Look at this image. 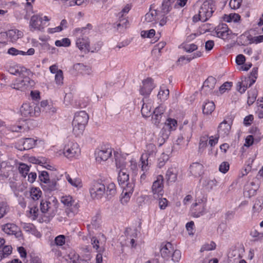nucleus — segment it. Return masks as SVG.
Here are the masks:
<instances>
[{
  "instance_id": "nucleus-1",
  "label": "nucleus",
  "mask_w": 263,
  "mask_h": 263,
  "mask_svg": "<svg viewBox=\"0 0 263 263\" xmlns=\"http://www.w3.org/2000/svg\"><path fill=\"white\" fill-rule=\"evenodd\" d=\"M214 4L213 0L205 1L201 6L198 14L193 17V21L197 22L201 21L206 22L210 18L214 12Z\"/></svg>"
},
{
  "instance_id": "nucleus-2",
  "label": "nucleus",
  "mask_w": 263,
  "mask_h": 263,
  "mask_svg": "<svg viewBox=\"0 0 263 263\" xmlns=\"http://www.w3.org/2000/svg\"><path fill=\"white\" fill-rule=\"evenodd\" d=\"M58 207L59 202L55 197L50 198L48 200H42L40 203L42 212L48 213L50 218H53L55 215Z\"/></svg>"
},
{
  "instance_id": "nucleus-3",
  "label": "nucleus",
  "mask_w": 263,
  "mask_h": 263,
  "mask_svg": "<svg viewBox=\"0 0 263 263\" xmlns=\"http://www.w3.org/2000/svg\"><path fill=\"white\" fill-rule=\"evenodd\" d=\"M40 112L41 108L34 103H23L20 109L21 116L25 118L38 116Z\"/></svg>"
},
{
  "instance_id": "nucleus-4",
  "label": "nucleus",
  "mask_w": 263,
  "mask_h": 263,
  "mask_svg": "<svg viewBox=\"0 0 263 263\" xmlns=\"http://www.w3.org/2000/svg\"><path fill=\"white\" fill-rule=\"evenodd\" d=\"M63 154L68 158H77L80 155L81 149L77 143L69 141L64 146Z\"/></svg>"
},
{
  "instance_id": "nucleus-5",
  "label": "nucleus",
  "mask_w": 263,
  "mask_h": 263,
  "mask_svg": "<svg viewBox=\"0 0 263 263\" xmlns=\"http://www.w3.org/2000/svg\"><path fill=\"white\" fill-rule=\"evenodd\" d=\"M106 187L104 184L100 182H94L90 189V194L91 198L94 199H101L105 192Z\"/></svg>"
},
{
  "instance_id": "nucleus-6",
  "label": "nucleus",
  "mask_w": 263,
  "mask_h": 263,
  "mask_svg": "<svg viewBox=\"0 0 263 263\" xmlns=\"http://www.w3.org/2000/svg\"><path fill=\"white\" fill-rule=\"evenodd\" d=\"M96 159L99 162L105 161L112 155V149L109 147H101L95 151Z\"/></svg>"
},
{
  "instance_id": "nucleus-7",
  "label": "nucleus",
  "mask_w": 263,
  "mask_h": 263,
  "mask_svg": "<svg viewBox=\"0 0 263 263\" xmlns=\"http://www.w3.org/2000/svg\"><path fill=\"white\" fill-rule=\"evenodd\" d=\"M258 188V183L255 182H247L244 186V196L248 198L254 196Z\"/></svg>"
},
{
  "instance_id": "nucleus-8",
  "label": "nucleus",
  "mask_w": 263,
  "mask_h": 263,
  "mask_svg": "<svg viewBox=\"0 0 263 263\" xmlns=\"http://www.w3.org/2000/svg\"><path fill=\"white\" fill-rule=\"evenodd\" d=\"M152 78H148L142 81L143 85L140 89V93L143 96H148L154 88Z\"/></svg>"
},
{
  "instance_id": "nucleus-9",
  "label": "nucleus",
  "mask_w": 263,
  "mask_h": 263,
  "mask_svg": "<svg viewBox=\"0 0 263 263\" xmlns=\"http://www.w3.org/2000/svg\"><path fill=\"white\" fill-rule=\"evenodd\" d=\"M50 178L51 181H76V179L73 180L70 177L69 174L65 172H59L57 170L50 172Z\"/></svg>"
},
{
  "instance_id": "nucleus-10",
  "label": "nucleus",
  "mask_w": 263,
  "mask_h": 263,
  "mask_svg": "<svg viewBox=\"0 0 263 263\" xmlns=\"http://www.w3.org/2000/svg\"><path fill=\"white\" fill-rule=\"evenodd\" d=\"M216 83V79L215 78L212 76L209 77L203 83L202 88V91L205 92L206 94L212 93Z\"/></svg>"
},
{
  "instance_id": "nucleus-11",
  "label": "nucleus",
  "mask_w": 263,
  "mask_h": 263,
  "mask_svg": "<svg viewBox=\"0 0 263 263\" xmlns=\"http://www.w3.org/2000/svg\"><path fill=\"white\" fill-rule=\"evenodd\" d=\"M89 117L85 111H80L76 113L72 124H80L85 126L88 122Z\"/></svg>"
},
{
  "instance_id": "nucleus-12",
  "label": "nucleus",
  "mask_w": 263,
  "mask_h": 263,
  "mask_svg": "<svg viewBox=\"0 0 263 263\" xmlns=\"http://www.w3.org/2000/svg\"><path fill=\"white\" fill-rule=\"evenodd\" d=\"M203 166L200 163L194 162L190 165V171L196 178L200 177L203 174Z\"/></svg>"
},
{
  "instance_id": "nucleus-13",
  "label": "nucleus",
  "mask_w": 263,
  "mask_h": 263,
  "mask_svg": "<svg viewBox=\"0 0 263 263\" xmlns=\"http://www.w3.org/2000/svg\"><path fill=\"white\" fill-rule=\"evenodd\" d=\"M216 33L218 37L222 39H227L231 31L226 24H219L216 29Z\"/></svg>"
},
{
  "instance_id": "nucleus-14",
  "label": "nucleus",
  "mask_w": 263,
  "mask_h": 263,
  "mask_svg": "<svg viewBox=\"0 0 263 263\" xmlns=\"http://www.w3.org/2000/svg\"><path fill=\"white\" fill-rule=\"evenodd\" d=\"M76 45L78 48L85 53L88 52L90 50L89 41L87 37H82L77 39Z\"/></svg>"
},
{
  "instance_id": "nucleus-15",
  "label": "nucleus",
  "mask_w": 263,
  "mask_h": 263,
  "mask_svg": "<svg viewBox=\"0 0 263 263\" xmlns=\"http://www.w3.org/2000/svg\"><path fill=\"white\" fill-rule=\"evenodd\" d=\"M43 22L42 18L37 15H34L31 16L30 21V26L31 27V30H42L44 27L42 26V24Z\"/></svg>"
},
{
  "instance_id": "nucleus-16",
  "label": "nucleus",
  "mask_w": 263,
  "mask_h": 263,
  "mask_svg": "<svg viewBox=\"0 0 263 263\" xmlns=\"http://www.w3.org/2000/svg\"><path fill=\"white\" fill-rule=\"evenodd\" d=\"M163 112L164 109L162 106H159L155 109L152 116V122L155 125L158 126L160 123Z\"/></svg>"
},
{
  "instance_id": "nucleus-17",
  "label": "nucleus",
  "mask_w": 263,
  "mask_h": 263,
  "mask_svg": "<svg viewBox=\"0 0 263 263\" xmlns=\"http://www.w3.org/2000/svg\"><path fill=\"white\" fill-rule=\"evenodd\" d=\"M163 187V182H153L152 190L155 198L162 196L164 193Z\"/></svg>"
},
{
  "instance_id": "nucleus-18",
  "label": "nucleus",
  "mask_w": 263,
  "mask_h": 263,
  "mask_svg": "<svg viewBox=\"0 0 263 263\" xmlns=\"http://www.w3.org/2000/svg\"><path fill=\"white\" fill-rule=\"evenodd\" d=\"M231 128V125L226 120L223 121L219 125L218 133L219 135L224 137L228 135Z\"/></svg>"
},
{
  "instance_id": "nucleus-19",
  "label": "nucleus",
  "mask_w": 263,
  "mask_h": 263,
  "mask_svg": "<svg viewBox=\"0 0 263 263\" xmlns=\"http://www.w3.org/2000/svg\"><path fill=\"white\" fill-rule=\"evenodd\" d=\"M22 145H19L17 148L20 151L28 150L34 147L36 141L31 138H25L21 141Z\"/></svg>"
},
{
  "instance_id": "nucleus-20",
  "label": "nucleus",
  "mask_w": 263,
  "mask_h": 263,
  "mask_svg": "<svg viewBox=\"0 0 263 263\" xmlns=\"http://www.w3.org/2000/svg\"><path fill=\"white\" fill-rule=\"evenodd\" d=\"M174 251L172 245L170 242L166 244L162 243L160 249V253L162 257L164 258H168L172 255V253Z\"/></svg>"
},
{
  "instance_id": "nucleus-21",
  "label": "nucleus",
  "mask_w": 263,
  "mask_h": 263,
  "mask_svg": "<svg viewBox=\"0 0 263 263\" xmlns=\"http://www.w3.org/2000/svg\"><path fill=\"white\" fill-rule=\"evenodd\" d=\"M175 0H163L161 10L158 11V13L163 14V15H165L168 13L172 9V5L174 3Z\"/></svg>"
},
{
  "instance_id": "nucleus-22",
  "label": "nucleus",
  "mask_w": 263,
  "mask_h": 263,
  "mask_svg": "<svg viewBox=\"0 0 263 263\" xmlns=\"http://www.w3.org/2000/svg\"><path fill=\"white\" fill-rule=\"evenodd\" d=\"M10 186L14 191L16 196H18L19 192H23L27 187V183L24 182H10Z\"/></svg>"
},
{
  "instance_id": "nucleus-23",
  "label": "nucleus",
  "mask_w": 263,
  "mask_h": 263,
  "mask_svg": "<svg viewBox=\"0 0 263 263\" xmlns=\"http://www.w3.org/2000/svg\"><path fill=\"white\" fill-rule=\"evenodd\" d=\"M116 167L120 170L125 169L126 162L124 156L117 152H114Z\"/></svg>"
},
{
  "instance_id": "nucleus-24",
  "label": "nucleus",
  "mask_w": 263,
  "mask_h": 263,
  "mask_svg": "<svg viewBox=\"0 0 263 263\" xmlns=\"http://www.w3.org/2000/svg\"><path fill=\"white\" fill-rule=\"evenodd\" d=\"M73 68L82 74L89 75L92 73L90 67L84 65L82 63H77L73 65Z\"/></svg>"
},
{
  "instance_id": "nucleus-25",
  "label": "nucleus",
  "mask_w": 263,
  "mask_h": 263,
  "mask_svg": "<svg viewBox=\"0 0 263 263\" xmlns=\"http://www.w3.org/2000/svg\"><path fill=\"white\" fill-rule=\"evenodd\" d=\"M159 13L156 10H153L147 12L145 15V20L147 22L150 23L155 21L154 24H157V22L156 20H158Z\"/></svg>"
},
{
  "instance_id": "nucleus-26",
  "label": "nucleus",
  "mask_w": 263,
  "mask_h": 263,
  "mask_svg": "<svg viewBox=\"0 0 263 263\" xmlns=\"http://www.w3.org/2000/svg\"><path fill=\"white\" fill-rule=\"evenodd\" d=\"M2 230L8 235H16L18 227L13 223H7L3 226Z\"/></svg>"
},
{
  "instance_id": "nucleus-27",
  "label": "nucleus",
  "mask_w": 263,
  "mask_h": 263,
  "mask_svg": "<svg viewBox=\"0 0 263 263\" xmlns=\"http://www.w3.org/2000/svg\"><path fill=\"white\" fill-rule=\"evenodd\" d=\"M41 185L46 192H51L57 190V182H41Z\"/></svg>"
},
{
  "instance_id": "nucleus-28",
  "label": "nucleus",
  "mask_w": 263,
  "mask_h": 263,
  "mask_svg": "<svg viewBox=\"0 0 263 263\" xmlns=\"http://www.w3.org/2000/svg\"><path fill=\"white\" fill-rule=\"evenodd\" d=\"M119 184L123 187L122 192L132 195L135 187L134 182H121Z\"/></svg>"
},
{
  "instance_id": "nucleus-29",
  "label": "nucleus",
  "mask_w": 263,
  "mask_h": 263,
  "mask_svg": "<svg viewBox=\"0 0 263 263\" xmlns=\"http://www.w3.org/2000/svg\"><path fill=\"white\" fill-rule=\"evenodd\" d=\"M177 174L178 171L176 168H169L165 175V179L167 181H176L177 179Z\"/></svg>"
},
{
  "instance_id": "nucleus-30",
  "label": "nucleus",
  "mask_w": 263,
  "mask_h": 263,
  "mask_svg": "<svg viewBox=\"0 0 263 263\" xmlns=\"http://www.w3.org/2000/svg\"><path fill=\"white\" fill-rule=\"evenodd\" d=\"M79 208V204L78 202L73 199L67 207L66 212H67L68 216H70L69 215L70 214L74 215L77 213Z\"/></svg>"
},
{
  "instance_id": "nucleus-31",
  "label": "nucleus",
  "mask_w": 263,
  "mask_h": 263,
  "mask_svg": "<svg viewBox=\"0 0 263 263\" xmlns=\"http://www.w3.org/2000/svg\"><path fill=\"white\" fill-rule=\"evenodd\" d=\"M215 105L213 102L208 101L203 105L202 111L204 114H211L215 109Z\"/></svg>"
},
{
  "instance_id": "nucleus-32",
  "label": "nucleus",
  "mask_w": 263,
  "mask_h": 263,
  "mask_svg": "<svg viewBox=\"0 0 263 263\" xmlns=\"http://www.w3.org/2000/svg\"><path fill=\"white\" fill-rule=\"evenodd\" d=\"M128 21L126 18H120L118 22H117L116 24H114V28H116L120 31H123L127 26Z\"/></svg>"
},
{
  "instance_id": "nucleus-33",
  "label": "nucleus",
  "mask_w": 263,
  "mask_h": 263,
  "mask_svg": "<svg viewBox=\"0 0 263 263\" xmlns=\"http://www.w3.org/2000/svg\"><path fill=\"white\" fill-rule=\"evenodd\" d=\"M249 81L248 80V78H245L244 80L241 82H238L237 84V89L241 93H242L245 92L248 87H249Z\"/></svg>"
},
{
  "instance_id": "nucleus-34",
  "label": "nucleus",
  "mask_w": 263,
  "mask_h": 263,
  "mask_svg": "<svg viewBox=\"0 0 263 263\" xmlns=\"http://www.w3.org/2000/svg\"><path fill=\"white\" fill-rule=\"evenodd\" d=\"M155 154V152L153 150L152 152L149 154H145V155H142L141 157V160L142 163V170L143 171L146 170V167L148 165V158L151 157H153V154Z\"/></svg>"
},
{
  "instance_id": "nucleus-35",
  "label": "nucleus",
  "mask_w": 263,
  "mask_h": 263,
  "mask_svg": "<svg viewBox=\"0 0 263 263\" xmlns=\"http://www.w3.org/2000/svg\"><path fill=\"white\" fill-rule=\"evenodd\" d=\"M73 125V134L76 137H80L82 135L84 130L85 126L81 125L80 124H72Z\"/></svg>"
},
{
  "instance_id": "nucleus-36",
  "label": "nucleus",
  "mask_w": 263,
  "mask_h": 263,
  "mask_svg": "<svg viewBox=\"0 0 263 263\" xmlns=\"http://www.w3.org/2000/svg\"><path fill=\"white\" fill-rule=\"evenodd\" d=\"M248 97L247 103L249 106L252 105L256 100L257 96V91L256 89H252L248 91Z\"/></svg>"
},
{
  "instance_id": "nucleus-37",
  "label": "nucleus",
  "mask_w": 263,
  "mask_h": 263,
  "mask_svg": "<svg viewBox=\"0 0 263 263\" xmlns=\"http://www.w3.org/2000/svg\"><path fill=\"white\" fill-rule=\"evenodd\" d=\"M258 68L254 67L250 72V76L247 78L249 81V87H251L256 81L257 78Z\"/></svg>"
},
{
  "instance_id": "nucleus-38",
  "label": "nucleus",
  "mask_w": 263,
  "mask_h": 263,
  "mask_svg": "<svg viewBox=\"0 0 263 263\" xmlns=\"http://www.w3.org/2000/svg\"><path fill=\"white\" fill-rule=\"evenodd\" d=\"M105 192L107 195L114 196L116 193V185L113 182H111L108 184H106Z\"/></svg>"
},
{
  "instance_id": "nucleus-39",
  "label": "nucleus",
  "mask_w": 263,
  "mask_h": 263,
  "mask_svg": "<svg viewBox=\"0 0 263 263\" xmlns=\"http://www.w3.org/2000/svg\"><path fill=\"white\" fill-rule=\"evenodd\" d=\"M150 196L148 195H141L137 198V203L139 207L143 206L144 205L149 202Z\"/></svg>"
},
{
  "instance_id": "nucleus-40",
  "label": "nucleus",
  "mask_w": 263,
  "mask_h": 263,
  "mask_svg": "<svg viewBox=\"0 0 263 263\" xmlns=\"http://www.w3.org/2000/svg\"><path fill=\"white\" fill-rule=\"evenodd\" d=\"M151 105L149 103H143L141 108V114L145 118L149 117L152 114L151 112Z\"/></svg>"
},
{
  "instance_id": "nucleus-41",
  "label": "nucleus",
  "mask_w": 263,
  "mask_h": 263,
  "mask_svg": "<svg viewBox=\"0 0 263 263\" xmlns=\"http://www.w3.org/2000/svg\"><path fill=\"white\" fill-rule=\"evenodd\" d=\"M208 139V136L206 135L200 137L198 148L199 153H202L203 152L204 148L207 146Z\"/></svg>"
},
{
  "instance_id": "nucleus-42",
  "label": "nucleus",
  "mask_w": 263,
  "mask_h": 263,
  "mask_svg": "<svg viewBox=\"0 0 263 263\" xmlns=\"http://www.w3.org/2000/svg\"><path fill=\"white\" fill-rule=\"evenodd\" d=\"M12 247L10 246H5L2 250H0V261L3 258H5L12 253Z\"/></svg>"
},
{
  "instance_id": "nucleus-43",
  "label": "nucleus",
  "mask_w": 263,
  "mask_h": 263,
  "mask_svg": "<svg viewBox=\"0 0 263 263\" xmlns=\"http://www.w3.org/2000/svg\"><path fill=\"white\" fill-rule=\"evenodd\" d=\"M263 207V197H260L257 198L254 203L253 206V210L254 212H259L260 211Z\"/></svg>"
},
{
  "instance_id": "nucleus-44",
  "label": "nucleus",
  "mask_w": 263,
  "mask_h": 263,
  "mask_svg": "<svg viewBox=\"0 0 263 263\" xmlns=\"http://www.w3.org/2000/svg\"><path fill=\"white\" fill-rule=\"evenodd\" d=\"M129 174L127 173V170H120L118 172V181H128Z\"/></svg>"
},
{
  "instance_id": "nucleus-45",
  "label": "nucleus",
  "mask_w": 263,
  "mask_h": 263,
  "mask_svg": "<svg viewBox=\"0 0 263 263\" xmlns=\"http://www.w3.org/2000/svg\"><path fill=\"white\" fill-rule=\"evenodd\" d=\"M18 171L22 176L25 178L28 174L29 166L25 163H20L18 166Z\"/></svg>"
},
{
  "instance_id": "nucleus-46",
  "label": "nucleus",
  "mask_w": 263,
  "mask_h": 263,
  "mask_svg": "<svg viewBox=\"0 0 263 263\" xmlns=\"http://www.w3.org/2000/svg\"><path fill=\"white\" fill-rule=\"evenodd\" d=\"M92 26L91 24H88L85 27H82L81 28H76L74 31L76 33H80L82 34H87L89 33V31L91 30Z\"/></svg>"
},
{
  "instance_id": "nucleus-47",
  "label": "nucleus",
  "mask_w": 263,
  "mask_h": 263,
  "mask_svg": "<svg viewBox=\"0 0 263 263\" xmlns=\"http://www.w3.org/2000/svg\"><path fill=\"white\" fill-rule=\"evenodd\" d=\"M42 192L40 189L37 187H32L30 190V196L31 198L35 200L39 199L41 196Z\"/></svg>"
},
{
  "instance_id": "nucleus-48",
  "label": "nucleus",
  "mask_w": 263,
  "mask_h": 263,
  "mask_svg": "<svg viewBox=\"0 0 263 263\" xmlns=\"http://www.w3.org/2000/svg\"><path fill=\"white\" fill-rule=\"evenodd\" d=\"M65 236L63 235H60L58 236H57L53 242L51 243V245L52 246H62L64 244H65Z\"/></svg>"
},
{
  "instance_id": "nucleus-49",
  "label": "nucleus",
  "mask_w": 263,
  "mask_h": 263,
  "mask_svg": "<svg viewBox=\"0 0 263 263\" xmlns=\"http://www.w3.org/2000/svg\"><path fill=\"white\" fill-rule=\"evenodd\" d=\"M70 44V40L68 38H63L61 40H57L55 42V46L58 47H68Z\"/></svg>"
},
{
  "instance_id": "nucleus-50",
  "label": "nucleus",
  "mask_w": 263,
  "mask_h": 263,
  "mask_svg": "<svg viewBox=\"0 0 263 263\" xmlns=\"http://www.w3.org/2000/svg\"><path fill=\"white\" fill-rule=\"evenodd\" d=\"M23 84L24 83H23V80H16L14 83H13L11 85V87L13 89L23 91L26 89L25 86Z\"/></svg>"
},
{
  "instance_id": "nucleus-51",
  "label": "nucleus",
  "mask_w": 263,
  "mask_h": 263,
  "mask_svg": "<svg viewBox=\"0 0 263 263\" xmlns=\"http://www.w3.org/2000/svg\"><path fill=\"white\" fill-rule=\"evenodd\" d=\"M6 35L10 39L12 42H15L18 39V35H16V29H12L9 30Z\"/></svg>"
},
{
  "instance_id": "nucleus-52",
  "label": "nucleus",
  "mask_w": 263,
  "mask_h": 263,
  "mask_svg": "<svg viewBox=\"0 0 263 263\" xmlns=\"http://www.w3.org/2000/svg\"><path fill=\"white\" fill-rule=\"evenodd\" d=\"M177 124V122L175 119H168L167 122L165 123L164 127L167 128L170 130H175Z\"/></svg>"
},
{
  "instance_id": "nucleus-53",
  "label": "nucleus",
  "mask_w": 263,
  "mask_h": 263,
  "mask_svg": "<svg viewBox=\"0 0 263 263\" xmlns=\"http://www.w3.org/2000/svg\"><path fill=\"white\" fill-rule=\"evenodd\" d=\"M216 246V245L215 243L213 241H211L210 243H205L201 247L200 252H203L205 251H208L213 250L215 249Z\"/></svg>"
},
{
  "instance_id": "nucleus-54",
  "label": "nucleus",
  "mask_w": 263,
  "mask_h": 263,
  "mask_svg": "<svg viewBox=\"0 0 263 263\" xmlns=\"http://www.w3.org/2000/svg\"><path fill=\"white\" fill-rule=\"evenodd\" d=\"M68 259L70 260L69 263H78L80 256L78 254L71 252L68 255Z\"/></svg>"
},
{
  "instance_id": "nucleus-55",
  "label": "nucleus",
  "mask_w": 263,
  "mask_h": 263,
  "mask_svg": "<svg viewBox=\"0 0 263 263\" xmlns=\"http://www.w3.org/2000/svg\"><path fill=\"white\" fill-rule=\"evenodd\" d=\"M168 159L167 155L164 153L162 154L161 157L158 160V166L159 168L163 167L165 163V162Z\"/></svg>"
},
{
  "instance_id": "nucleus-56",
  "label": "nucleus",
  "mask_w": 263,
  "mask_h": 263,
  "mask_svg": "<svg viewBox=\"0 0 263 263\" xmlns=\"http://www.w3.org/2000/svg\"><path fill=\"white\" fill-rule=\"evenodd\" d=\"M39 181H50V173H48L46 171H42L39 175Z\"/></svg>"
},
{
  "instance_id": "nucleus-57",
  "label": "nucleus",
  "mask_w": 263,
  "mask_h": 263,
  "mask_svg": "<svg viewBox=\"0 0 263 263\" xmlns=\"http://www.w3.org/2000/svg\"><path fill=\"white\" fill-rule=\"evenodd\" d=\"M169 95L168 89L161 90L159 91L158 94V98L160 99L161 101L165 100Z\"/></svg>"
},
{
  "instance_id": "nucleus-58",
  "label": "nucleus",
  "mask_w": 263,
  "mask_h": 263,
  "mask_svg": "<svg viewBox=\"0 0 263 263\" xmlns=\"http://www.w3.org/2000/svg\"><path fill=\"white\" fill-rule=\"evenodd\" d=\"M23 83H24L23 85H25L26 89L29 88H31L35 84L34 81L31 80L29 77L24 78L23 79Z\"/></svg>"
},
{
  "instance_id": "nucleus-59",
  "label": "nucleus",
  "mask_w": 263,
  "mask_h": 263,
  "mask_svg": "<svg viewBox=\"0 0 263 263\" xmlns=\"http://www.w3.org/2000/svg\"><path fill=\"white\" fill-rule=\"evenodd\" d=\"M131 195H132L130 194H125V193L122 192L120 197L121 203L123 205L126 204L129 201Z\"/></svg>"
},
{
  "instance_id": "nucleus-60",
  "label": "nucleus",
  "mask_w": 263,
  "mask_h": 263,
  "mask_svg": "<svg viewBox=\"0 0 263 263\" xmlns=\"http://www.w3.org/2000/svg\"><path fill=\"white\" fill-rule=\"evenodd\" d=\"M182 48L187 52H192L197 49V46L194 44L185 45L182 46Z\"/></svg>"
},
{
  "instance_id": "nucleus-61",
  "label": "nucleus",
  "mask_w": 263,
  "mask_h": 263,
  "mask_svg": "<svg viewBox=\"0 0 263 263\" xmlns=\"http://www.w3.org/2000/svg\"><path fill=\"white\" fill-rule=\"evenodd\" d=\"M55 81L56 83L58 85L63 84V74L62 70L60 69L59 71L55 74Z\"/></svg>"
},
{
  "instance_id": "nucleus-62",
  "label": "nucleus",
  "mask_w": 263,
  "mask_h": 263,
  "mask_svg": "<svg viewBox=\"0 0 263 263\" xmlns=\"http://www.w3.org/2000/svg\"><path fill=\"white\" fill-rule=\"evenodd\" d=\"M171 256L174 262H178L181 257V252L178 250H174Z\"/></svg>"
},
{
  "instance_id": "nucleus-63",
  "label": "nucleus",
  "mask_w": 263,
  "mask_h": 263,
  "mask_svg": "<svg viewBox=\"0 0 263 263\" xmlns=\"http://www.w3.org/2000/svg\"><path fill=\"white\" fill-rule=\"evenodd\" d=\"M241 2L242 0H231L229 6L232 9H237L240 7Z\"/></svg>"
},
{
  "instance_id": "nucleus-64",
  "label": "nucleus",
  "mask_w": 263,
  "mask_h": 263,
  "mask_svg": "<svg viewBox=\"0 0 263 263\" xmlns=\"http://www.w3.org/2000/svg\"><path fill=\"white\" fill-rule=\"evenodd\" d=\"M73 200V199L71 196H65L61 198V201L65 206L67 207Z\"/></svg>"
}]
</instances>
